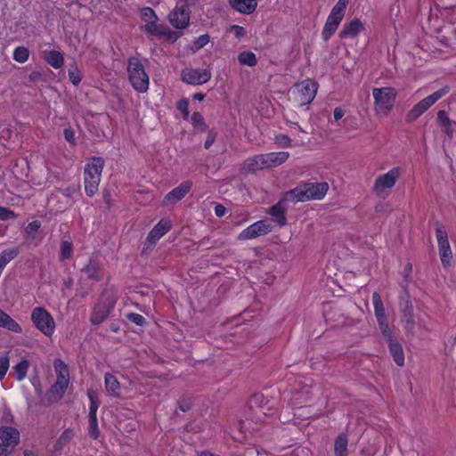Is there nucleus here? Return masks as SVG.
Returning a JSON list of instances; mask_svg holds the SVG:
<instances>
[{
  "mask_svg": "<svg viewBox=\"0 0 456 456\" xmlns=\"http://www.w3.org/2000/svg\"><path fill=\"white\" fill-rule=\"evenodd\" d=\"M329 190L326 182L321 183H302L285 193V200L297 203L308 200H322Z\"/></svg>",
  "mask_w": 456,
  "mask_h": 456,
  "instance_id": "obj_1",
  "label": "nucleus"
},
{
  "mask_svg": "<svg viewBox=\"0 0 456 456\" xmlns=\"http://www.w3.org/2000/svg\"><path fill=\"white\" fill-rule=\"evenodd\" d=\"M56 380L46 392L45 397L49 403L59 402L65 395L69 385V369L61 359L53 361Z\"/></svg>",
  "mask_w": 456,
  "mask_h": 456,
  "instance_id": "obj_2",
  "label": "nucleus"
},
{
  "mask_svg": "<svg viewBox=\"0 0 456 456\" xmlns=\"http://www.w3.org/2000/svg\"><path fill=\"white\" fill-rule=\"evenodd\" d=\"M104 159L102 157H91L84 167V185L86 194L92 198L98 191L104 167Z\"/></svg>",
  "mask_w": 456,
  "mask_h": 456,
  "instance_id": "obj_3",
  "label": "nucleus"
},
{
  "mask_svg": "<svg viewBox=\"0 0 456 456\" xmlns=\"http://www.w3.org/2000/svg\"><path fill=\"white\" fill-rule=\"evenodd\" d=\"M126 69L132 87L138 93H146L150 86V77L142 61L135 56L129 57Z\"/></svg>",
  "mask_w": 456,
  "mask_h": 456,
  "instance_id": "obj_4",
  "label": "nucleus"
},
{
  "mask_svg": "<svg viewBox=\"0 0 456 456\" xmlns=\"http://www.w3.org/2000/svg\"><path fill=\"white\" fill-rule=\"evenodd\" d=\"M116 303L117 297L113 292L104 289L93 308L90 315L91 323L95 326L102 323L113 311Z\"/></svg>",
  "mask_w": 456,
  "mask_h": 456,
  "instance_id": "obj_5",
  "label": "nucleus"
},
{
  "mask_svg": "<svg viewBox=\"0 0 456 456\" xmlns=\"http://www.w3.org/2000/svg\"><path fill=\"white\" fill-rule=\"evenodd\" d=\"M349 1L350 0H338L336 4L332 7L322 31V38L324 42H328L338 28L345 17Z\"/></svg>",
  "mask_w": 456,
  "mask_h": 456,
  "instance_id": "obj_6",
  "label": "nucleus"
},
{
  "mask_svg": "<svg viewBox=\"0 0 456 456\" xmlns=\"http://www.w3.org/2000/svg\"><path fill=\"white\" fill-rule=\"evenodd\" d=\"M451 91L449 86H444L424 99L417 102L406 114V123H412L431 108L437 101L448 94Z\"/></svg>",
  "mask_w": 456,
  "mask_h": 456,
  "instance_id": "obj_7",
  "label": "nucleus"
},
{
  "mask_svg": "<svg viewBox=\"0 0 456 456\" xmlns=\"http://www.w3.org/2000/svg\"><path fill=\"white\" fill-rule=\"evenodd\" d=\"M372 95L376 113L378 115L387 116L395 102V89L393 87L374 88Z\"/></svg>",
  "mask_w": 456,
  "mask_h": 456,
  "instance_id": "obj_8",
  "label": "nucleus"
},
{
  "mask_svg": "<svg viewBox=\"0 0 456 456\" xmlns=\"http://www.w3.org/2000/svg\"><path fill=\"white\" fill-rule=\"evenodd\" d=\"M435 232L441 264L444 268L450 267L453 263V255L448 239V232L444 224L437 222L435 226Z\"/></svg>",
  "mask_w": 456,
  "mask_h": 456,
  "instance_id": "obj_9",
  "label": "nucleus"
},
{
  "mask_svg": "<svg viewBox=\"0 0 456 456\" xmlns=\"http://www.w3.org/2000/svg\"><path fill=\"white\" fill-rule=\"evenodd\" d=\"M34 326L46 337H52L55 331V322L51 313L42 306L35 307L31 312Z\"/></svg>",
  "mask_w": 456,
  "mask_h": 456,
  "instance_id": "obj_10",
  "label": "nucleus"
},
{
  "mask_svg": "<svg viewBox=\"0 0 456 456\" xmlns=\"http://www.w3.org/2000/svg\"><path fill=\"white\" fill-rule=\"evenodd\" d=\"M371 300L374 307L375 317L377 319L382 336L385 338L386 341L395 338L393 330L390 329L388 324V320L386 315V311L380 294L377 291L373 292Z\"/></svg>",
  "mask_w": 456,
  "mask_h": 456,
  "instance_id": "obj_11",
  "label": "nucleus"
},
{
  "mask_svg": "<svg viewBox=\"0 0 456 456\" xmlns=\"http://www.w3.org/2000/svg\"><path fill=\"white\" fill-rule=\"evenodd\" d=\"M272 230L273 226L268 220H258L242 230L240 232L238 239L240 240L256 239L257 237L265 236L270 233Z\"/></svg>",
  "mask_w": 456,
  "mask_h": 456,
  "instance_id": "obj_12",
  "label": "nucleus"
},
{
  "mask_svg": "<svg viewBox=\"0 0 456 456\" xmlns=\"http://www.w3.org/2000/svg\"><path fill=\"white\" fill-rule=\"evenodd\" d=\"M402 174V168L400 167H395L386 174L379 175L374 182V191L379 194V192L384 189L393 188Z\"/></svg>",
  "mask_w": 456,
  "mask_h": 456,
  "instance_id": "obj_13",
  "label": "nucleus"
},
{
  "mask_svg": "<svg viewBox=\"0 0 456 456\" xmlns=\"http://www.w3.org/2000/svg\"><path fill=\"white\" fill-rule=\"evenodd\" d=\"M181 78L189 85H203L210 80L211 73L207 69L185 68L182 70Z\"/></svg>",
  "mask_w": 456,
  "mask_h": 456,
  "instance_id": "obj_14",
  "label": "nucleus"
},
{
  "mask_svg": "<svg viewBox=\"0 0 456 456\" xmlns=\"http://www.w3.org/2000/svg\"><path fill=\"white\" fill-rule=\"evenodd\" d=\"M297 90L299 102L301 105L309 104L314 101L318 90V83L305 79L296 85Z\"/></svg>",
  "mask_w": 456,
  "mask_h": 456,
  "instance_id": "obj_15",
  "label": "nucleus"
},
{
  "mask_svg": "<svg viewBox=\"0 0 456 456\" xmlns=\"http://www.w3.org/2000/svg\"><path fill=\"white\" fill-rule=\"evenodd\" d=\"M170 24L178 29L187 28L190 22V11L186 4L176 5L168 14Z\"/></svg>",
  "mask_w": 456,
  "mask_h": 456,
  "instance_id": "obj_16",
  "label": "nucleus"
},
{
  "mask_svg": "<svg viewBox=\"0 0 456 456\" xmlns=\"http://www.w3.org/2000/svg\"><path fill=\"white\" fill-rule=\"evenodd\" d=\"M192 185L191 181L181 183L177 187L167 193L162 201L163 206L175 205L181 201L190 192Z\"/></svg>",
  "mask_w": 456,
  "mask_h": 456,
  "instance_id": "obj_17",
  "label": "nucleus"
},
{
  "mask_svg": "<svg viewBox=\"0 0 456 456\" xmlns=\"http://www.w3.org/2000/svg\"><path fill=\"white\" fill-rule=\"evenodd\" d=\"M172 228V222L169 218H161L157 224L149 232L146 237V243L154 246Z\"/></svg>",
  "mask_w": 456,
  "mask_h": 456,
  "instance_id": "obj_18",
  "label": "nucleus"
},
{
  "mask_svg": "<svg viewBox=\"0 0 456 456\" xmlns=\"http://www.w3.org/2000/svg\"><path fill=\"white\" fill-rule=\"evenodd\" d=\"M402 313V322L404 323V329L407 333H413L415 328V319L413 313V305L410 300V296L406 295V299L400 302Z\"/></svg>",
  "mask_w": 456,
  "mask_h": 456,
  "instance_id": "obj_19",
  "label": "nucleus"
},
{
  "mask_svg": "<svg viewBox=\"0 0 456 456\" xmlns=\"http://www.w3.org/2000/svg\"><path fill=\"white\" fill-rule=\"evenodd\" d=\"M365 30L364 23L358 18H354L350 21H346L342 29L339 31L338 37L341 39L355 38L359 34Z\"/></svg>",
  "mask_w": 456,
  "mask_h": 456,
  "instance_id": "obj_20",
  "label": "nucleus"
},
{
  "mask_svg": "<svg viewBox=\"0 0 456 456\" xmlns=\"http://www.w3.org/2000/svg\"><path fill=\"white\" fill-rule=\"evenodd\" d=\"M285 196L279 200L276 204L270 207L267 214L273 217L279 227H283L287 224L286 208H285Z\"/></svg>",
  "mask_w": 456,
  "mask_h": 456,
  "instance_id": "obj_21",
  "label": "nucleus"
},
{
  "mask_svg": "<svg viewBox=\"0 0 456 456\" xmlns=\"http://www.w3.org/2000/svg\"><path fill=\"white\" fill-rule=\"evenodd\" d=\"M0 440L2 441L1 444L16 447L20 444V431L16 428L11 426H1Z\"/></svg>",
  "mask_w": 456,
  "mask_h": 456,
  "instance_id": "obj_22",
  "label": "nucleus"
},
{
  "mask_svg": "<svg viewBox=\"0 0 456 456\" xmlns=\"http://www.w3.org/2000/svg\"><path fill=\"white\" fill-rule=\"evenodd\" d=\"M266 161L264 154H257L253 157L248 158L242 166V169L250 174L256 171L267 168Z\"/></svg>",
  "mask_w": 456,
  "mask_h": 456,
  "instance_id": "obj_23",
  "label": "nucleus"
},
{
  "mask_svg": "<svg viewBox=\"0 0 456 456\" xmlns=\"http://www.w3.org/2000/svg\"><path fill=\"white\" fill-rule=\"evenodd\" d=\"M389 352L395 362L402 367L404 364V354L402 345L395 338L387 340Z\"/></svg>",
  "mask_w": 456,
  "mask_h": 456,
  "instance_id": "obj_24",
  "label": "nucleus"
},
{
  "mask_svg": "<svg viewBox=\"0 0 456 456\" xmlns=\"http://www.w3.org/2000/svg\"><path fill=\"white\" fill-rule=\"evenodd\" d=\"M229 4L232 9L243 14L253 13L257 6L256 0H229Z\"/></svg>",
  "mask_w": 456,
  "mask_h": 456,
  "instance_id": "obj_25",
  "label": "nucleus"
},
{
  "mask_svg": "<svg viewBox=\"0 0 456 456\" xmlns=\"http://www.w3.org/2000/svg\"><path fill=\"white\" fill-rule=\"evenodd\" d=\"M44 60L55 69H61L64 64V55L57 50L45 51Z\"/></svg>",
  "mask_w": 456,
  "mask_h": 456,
  "instance_id": "obj_26",
  "label": "nucleus"
},
{
  "mask_svg": "<svg viewBox=\"0 0 456 456\" xmlns=\"http://www.w3.org/2000/svg\"><path fill=\"white\" fill-rule=\"evenodd\" d=\"M0 327L14 333H21V326L7 313L0 309Z\"/></svg>",
  "mask_w": 456,
  "mask_h": 456,
  "instance_id": "obj_27",
  "label": "nucleus"
},
{
  "mask_svg": "<svg viewBox=\"0 0 456 456\" xmlns=\"http://www.w3.org/2000/svg\"><path fill=\"white\" fill-rule=\"evenodd\" d=\"M267 168L280 166L287 161L289 153L287 151L264 153Z\"/></svg>",
  "mask_w": 456,
  "mask_h": 456,
  "instance_id": "obj_28",
  "label": "nucleus"
},
{
  "mask_svg": "<svg viewBox=\"0 0 456 456\" xmlns=\"http://www.w3.org/2000/svg\"><path fill=\"white\" fill-rule=\"evenodd\" d=\"M104 385L107 392L114 397L119 396L120 383L118 379L111 373H105Z\"/></svg>",
  "mask_w": 456,
  "mask_h": 456,
  "instance_id": "obj_29",
  "label": "nucleus"
},
{
  "mask_svg": "<svg viewBox=\"0 0 456 456\" xmlns=\"http://www.w3.org/2000/svg\"><path fill=\"white\" fill-rule=\"evenodd\" d=\"M436 122L441 126L442 130L445 134H447L449 137H452L453 134V129L452 127V120L448 116V113L444 110H440L436 114Z\"/></svg>",
  "mask_w": 456,
  "mask_h": 456,
  "instance_id": "obj_30",
  "label": "nucleus"
},
{
  "mask_svg": "<svg viewBox=\"0 0 456 456\" xmlns=\"http://www.w3.org/2000/svg\"><path fill=\"white\" fill-rule=\"evenodd\" d=\"M30 362L27 359H22L17 364L12 367L13 376L19 382L24 380L27 377Z\"/></svg>",
  "mask_w": 456,
  "mask_h": 456,
  "instance_id": "obj_31",
  "label": "nucleus"
},
{
  "mask_svg": "<svg viewBox=\"0 0 456 456\" xmlns=\"http://www.w3.org/2000/svg\"><path fill=\"white\" fill-rule=\"evenodd\" d=\"M309 387H304L300 391L293 395L291 405L294 408H301L309 402Z\"/></svg>",
  "mask_w": 456,
  "mask_h": 456,
  "instance_id": "obj_32",
  "label": "nucleus"
},
{
  "mask_svg": "<svg viewBox=\"0 0 456 456\" xmlns=\"http://www.w3.org/2000/svg\"><path fill=\"white\" fill-rule=\"evenodd\" d=\"M348 439L346 435L340 434L334 442V455L335 456H346L347 455Z\"/></svg>",
  "mask_w": 456,
  "mask_h": 456,
  "instance_id": "obj_33",
  "label": "nucleus"
},
{
  "mask_svg": "<svg viewBox=\"0 0 456 456\" xmlns=\"http://www.w3.org/2000/svg\"><path fill=\"white\" fill-rule=\"evenodd\" d=\"M83 271L86 273L88 278L94 281H101L102 279V273L101 266L96 262L91 260L84 268Z\"/></svg>",
  "mask_w": 456,
  "mask_h": 456,
  "instance_id": "obj_34",
  "label": "nucleus"
},
{
  "mask_svg": "<svg viewBox=\"0 0 456 456\" xmlns=\"http://www.w3.org/2000/svg\"><path fill=\"white\" fill-rule=\"evenodd\" d=\"M74 437V431L71 428H66L53 444L54 452H61Z\"/></svg>",
  "mask_w": 456,
  "mask_h": 456,
  "instance_id": "obj_35",
  "label": "nucleus"
},
{
  "mask_svg": "<svg viewBox=\"0 0 456 456\" xmlns=\"http://www.w3.org/2000/svg\"><path fill=\"white\" fill-rule=\"evenodd\" d=\"M19 248H6L0 253V270L4 268L19 255Z\"/></svg>",
  "mask_w": 456,
  "mask_h": 456,
  "instance_id": "obj_36",
  "label": "nucleus"
},
{
  "mask_svg": "<svg viewBox=\"0 0 456 456\" xmlns=\"http://www.w3.org/2000/svg\"><path fill=\"white\" fill-rule=\"evenodd\" d=\"M238 61L240 65L254 67L257 63L256 54L251 51H243L238 55Z\"/></svg>",
  "mask_w": 456,
  "mask_h": 456,
  "instance_id": "obj_37",
  "label": "nucleus"
},
{
  "mask_svg": "<svg viewBox=\"0 0 456 456\" xmlns=\"http://www.w3.org/2000/svg\"><path fill=\"white\" fill-rule=\"evenodd\" d=\"M87 396L90 401L88 416H97V411L100 406L97 392L92 388L88 389Z\"/></svg>",
  "mask_w": 456,
  "mask_h": 456,
  "instance_id": "obj_38",
  "label": "nucleus"
},
{
  "mask_svg": "<svg viewBox=\"0 0 456 456\" xmlns=\"http://www.w3.org/2000/svg\"><path fill=\"white\" fill-rule=\"evenodd\" d=\"M12 58L19 63H25L29 58V50L25 46H17L13 50Z\"/></svg>",
  "mask_w": 456,
  "mask_h": 456,
  "instance_id": "obj_39",
  "label": "nucleus"
},
{
  "mask_svg": "<svg viewBox=\"0 0 456 456\" xmlns=\"http://www.w3.org/2000/svg\"><path fill=\"white\" fill-rule=\"evenodd\" d=\"M158 20H153L146 22L143 26V30L151 36L159 37L161 30L163 29V24H158Z\"/></svg>",
  "mask_w": 456,
  "mask_h": 456,
  "instance_id": "obj_40",
  "label": "nucleus"
},
{
  "mask_svg": "<svg viewBox=\"0 0 456 456\" xmlns=\"http://www.w3.org/2000/svg\"><path fill=\"white\" fill-rule=\"evenodd\" d=\"M88 435L94 440L100 436L97 416H88Z\"/></svg>",
  "mask_w": 456,
  "mask_h": 456,
  "instance_id": "obj_41",
  "label": "nucleus"
},
{
  "mask_svg": "<svg viewBox=\"0 0 456 456\" xmlns=\"http://www.w3.org/2000/svg\"><path fill=\"white\" fill-rule=\"evenodd\" d=\"M210 37L208 34L200 35L190 45V50L196 53L209 43Z\"/></svg>",
  "mask_w": 456,
  "mask_h": 456,
  "instance_id": "obj_42",
  "label": "nucleus"
},
{
  "mask_svg": "<svg viewBox=\"0 0 456 456\" xmlns=\"http://www.w3.org/2000/svg\"><path fill=\"white\" fill-rule=\"evenodd\" d=\"M72 252H73L72 243L69 240H62L61 243L60 259L61 261L69 259L72 256Z\"/></svg>",
  "mask_w": 456,
  "mask_h": 456,
  "instance_id": "obj_43",
  "label": "nucleus"
},
{
  "mask_svg": "<svg viewBox=\"0 0 456 456\" xmlns=\"http://www.w3.org/2000/svg\"><path fill=\"white\" fill-rule=\"evenodd\" d=\"M181 34L175 31L171 30L167 26L164 25L163 29L160 32L159 37H163L166 40L174 44L180 37Z\"/></svg>",
  "mask_w": 456,
  "mask_h": 456,
  "instance_id": "obj_44",
  "label": "nucleus"
},
{
  "mask_svg": "<svg viewBox=\"0 0 456 456\" xmlns=\"http://www.w3.org/2000/svg\"><path fill=\"white\" fill-rule=\"evenodd\" d=\"M69 81L74 85V86H78L82 80V75L79 71V69H77V65L74 64L70 69H69Z\"/></svg>",
  "mask_w": 456,
  "mask_h": 456,
  "instance_id": "obj_45",
  "label": "nucleus"
},
{
  "mask_svg": "<svg viewBox=\"0 0 456 456\" xmlns=\"http://www.w3.org/2000/svg\"><path fill=\"white\" fill-rule=\"evenodd\" d=\"M141 19L146 22L158 20V16L154 10L151 7H142L140 11Z\"/></svg>",
  "mask_w": 456,
  "mask_h": 456,
  "instance_id": "obj_46",
  "label": "nucleus"
},
{
  "mask_svg": "<svg viewBox=\"0 0 456 456\" xmlns=\"http://www.w3.org/2000/svg\"><path fill=\"white\" fill-rule=\"evenodd\" d=\"M176 108L179 111H181L183 115V118L184 120L188 119L190 112H189V101L186 98H183L179 100L176 103Z\"/></svg>",
  "mask_w": 456,
  "mask_h": 456,
  "instance_id": "obj_47",
  "label": "nucleus"
},
{
  "mask_svg": "<svg viewBox=\"0 0 456 456\" xmlns=\"http://www.w3.org/2000/svg\"><path fill=\"white\" fill-rule=\"evenodd\" d=\"M10 368V357L5 354L0 357V381H2Z\"/></svg>",
  "mask_w": 456,
  "mask_h": 456,
  "instance_id": "obj_48",
  "label": "nucleus"
},
{
  "mask_svg": "<svg viewBox=\"0 0 456 456\" xmlns=\"http://www.w3.org/2000/svg\"><path fill=\"white\" fill-rule=\"evenodd\" d=\"M126 319L137 326H143L146 323V319L137 313H130L126 314Z\"/></svg>",
  "mask_w": 456,
  "mask_h": 456,
  "instance_id": "obj_49",
  "label": "nucleus"
},
{
  "mask_svg": "<svg viewBox=\"0 0 456 456\" xmlns=\"http://www.w3.org/2000/svg\"><path fill=\"white\" fill-rule=\"evenodd\" d=\"M41 227V223L37 220L32 221L25 227V232L30 237H34Z\"/></svg>",
  "mask_w": 456,
  "mask_h": 456,
  "instance_id": "obj_50",
  "label": "nucleus"
},
{
  "mask_svg": "<svg viewBox=\"0 0 456 456\" xmlns=\"http://www.w3.org/2000/svg\"><path fill=\"white\" fill-rule=\"evenodd\" d=\"M16 217H17V215L14 211L11 210L8 208L0 206V220L7 221L10 219H14Z\"/></svg>",
  "mask_w": 456,
  "mask_h": 456,
  "instance_id": "obj_51",
  "label": "nucleus"
},
{
  "mask_svg": "<svg viewBox=\"0 0 456 456\" xmlns=\"http://www.w3.org/2000/svg\"><path fill=\"white\" fill-rule=\"evenodd\" d=\"M275 142L279 144L281 147L287 148L291 146V139L283 134H277L275 136Z\"/></svg>",
  "mask_w": 456,
  "mask_h": 456,
  "instance_id": "obj_52",
  "label": "nucleus"
},
{
  "mask_svg": "<svg viewBox=\"0 0 456 456\" xmlns=\"http://www.w3.org/2000/svg\"><path fill=\"white\" fill-rule=\"evenodd\" d=\"M191 122L194 127L205 126L204 118L198 111L192 113Z\"/></svg>",
  "mask_w": 456,
  "mask_h": 456,
  "instance_id": "obj_53",
  "label": "nucleus"
},
{
  "mask_svg": "<svg viewBox=\"0 0 456 456\" xmlns=\"http://www.w3.org/2000/svg\"><path fill=\"white\" fill-rule=\"evenodd\" d=\"M65 140L71 145H76L75 132L71 127H66L63 130Z\"/></svg>",
  "mask_w": 456,
  "mask_h": 456,
  "instance_id": "obj_54",
  "label": "nucleus"
},
{
  "mask_svg": "<svg viewBox=\"0 0 456 456\" xmlns=\"http://www.w3.org/2000/svg\"><path fill=\"white\" fill-rule=\"evenodd\" d=\"M231 32H232L234 37L238 39H240L246 35V29L240 25H232L231 27Z\"/></svg>",
  "mask_w": 456,
  "mask_h": 456,
  "instance_id": "obj_55",
  "label": "nucleus"
},
{
  "mask_svg": "<svg viewBox=\"0 0 456 456\" xmlns=\"http://www.w3.org/2000/svg\"><path fill=\"white\" fill-rule=\"evenodd\" d=\"M216 138V134L213 130L209 131L204 142V148L208 150L215 142Z\"/></svg>",
  "mask_w": 456,
  "mask_h": 456,
  "instance_id": "obj_56",
  "label": "nucleus"
},
{
  "mask_svg": "<svg viewBox=\"0 0 456 456\" xmlns=\"http://www.w3.org/2000/svg\"><path fill=\"white\" fill-rule=\"evenodd\" d=\"M14 449V446L0 444V456H11Z\"/></svg>",
  "mask_w": 456,
  "mask_h": 456,
  "instance_id": "obj_57",
  "label": "nucleus"
},
{
  "mask_svg": "<svg viewBox=\"0 0 456 456\" xmlns=\"http://www.w3.org/2000/svg\"><path fill=\"white\" fill-rule=\"evenodd\" d=\"M191 402L187 399L178 401V408L183 412L188 411L191 409Z\"/></svg>",
  "mask_w": 456,
  "mask_h": 456,
  "instance_id": "obj_58",
  "label": "nucleus"
},
{
  "mask_svg": "<svg viewBox=\"0 0 456 456\" xmlns=\"http://www.w3.org/2000/svg\"><path fill=\"white\" fill-rule=\"evenodd\" d=\"M345 115V111L340 107H336L333 111V116L336 120L341 119Z\"/></svg>",
  "mask_w": 456,
  "mask_h": 456,
  "instance_id": "obj_59",
  "label": "nucleus"
},
{
  "mask_svg": "<svg viewBox=\"0 0 456 456\" xmlns=\"http://www.w3.org/2000/svg\"><path fill=\"white\" fill-rule=\"evenodd\" d=\"M225 213V208L221 205V204H217L216 207H215V214L216 216H223Z\"/></svg>",
  "mask_w": 456,
  "mask_h": 456,
  "instance_id": "obj_60",
  "label": "nucleus"
},
{
  "mask_svg": "<svg viewBox=\"0 0 456 456\" xmlns=\"http://www.w3.org/2000/svg\"><path fill=\"white\" fill-rule=\"evenodd\" d=\"M23 455L24 456H40L37 452H36L35 451L30 450V449H25L23 451Z\"/></svg>",
  "mask_w": 456,
  "mask_h": 456,
  "instance_id": "obj_61",
  "label": "nucleus"
},
{
  "mask_svg": "<svg viewBox=\"0 0 456 456\" xmlns=\"http://www.w3.org/2000/svg\"><path fill=\"white\" fill-rule=\"evenodd\" d=\"M205 97V94L202 93H196L193 94L192 98L194 100L202 101Z\"/></svg>",
  "mask_w": 456,
  "mask_h": 456,
  "instance_id": "obj_62",
  "label": "nucleus"
},
{
  "mask_svg": "<svg viewBox=\"0 0 456 456\" xmlns=\"http://www.w3.org/2000/svg\"><path fill=\"white\" fill-rule=\"evenodd\" d=\"M198 456H219V455L214 454L208 451H203V452H199Z\"/></svg>",
  "mask_w": 456,
  "mask_h": 456,
  "instance_id": "obj_63",
  "label": "nucleus"
},
{
  "mask_svg": "<svg viewBox=\"0 0 456 456\" xmlns=\"http://www.w3.org/2000/svg\"><path fill=\"white\" fill-rule=\"evenodd\" d=\"M109 198H110L109 193L104 194V196H103L104 201L107 202L108 204H110Z\"/></svg>",
  "mask_w": 456,
  "mask_h": 456,
  "instance_id": "obj_64",
  "label": "nucleus"
}]
</instances>
